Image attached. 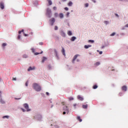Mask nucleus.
Segmentation results:
<instances>
[{"label": "nucleus", "mask_w": 128, "mask_h": 128, "mask_svg": "<svg viewBox=\"0 0 128 128\" xmlns=\"http://www.w3.org/2000/svg\"><path fill=\"white\" fill-rule=\"evenodd\" d=\"M33 88L36 90V92H40L42 88L40 85L36 83H34L33 84Z\"/></svg>", "instance_id": "nucleus-1"}, {"label": "nucleus", "mask_w": 128, "mask_h": 128, "mask_svg": "<svg viewBox=\"0 0 128 128\" xmlns=\"http://www.w3.org/2000/svg\"><path fill=\"white\" fill-rule=\"evenodd\" d=\"M24 108L26 110L27 112H30V110L28 108V104H24Z\"/></svg>", "instance_id": "nucleus-2"}, {"label": "nucleus", "mask_w": 128, "mask_h": 128, "mask_svg": "<svg viewBox=\"0 0 128 128\" xmlns=\"http://www.w3.org/2000/svg\"><path fill=\"white\" fill-rule=\"evenodd\" d=\"M0 8L1 10H4V2H0Z\"/></svg>", "instance_id": "nucleus-3"}, {"label": "nucleus", "mask_w": 128, "mask_h": 128, "mask_svg": "<svg viewBox=\"0 0 128 128\" xmlns=\"http://www.w3.org/2000/svg\"><path fill=\"white\" fill-rule=\"evenodd\" d=\"M64 110L65 112H67V114H68L70 110H68V108L67 106H64Z\"/></svg>", "instance_id": "nucleus-4"}, {"label": "nucleus", "mask_w": 128, "mask_h": 128, "mask_svg": "<svg viewBox=\"0 0 128 128\" xmlns=\"http://www.w3.org/2000/svg\"><path fill=\"white\" fill-rule=\"evenodd\" d=\"M78 56H80V54H76L74 56L73 60H72V62L74 64V60H76V58H78Z\"/></svg>", "instance_id": "nucleus-5"}, {"label": "nucleus", "mask_w": 128, "mask_h": 128, "mask_svg": "<svg viewBox=\"0 0 128 128\" xmlns=\"http://www.w3.org/2000/svg\"><path fill=\"white\" fill-rule=\"evenodd\" d=\"M36 118H37V120H42V115H40V114H38V115H37V116H36Z\"/></svg>", "instance_id": "nucleus-6"}, {"label": "nucleus", "mask_w": 128, "mask_h": 128, "mask_svg": "<svg viewBox=\"0 0 128 128\" xmlns=\"http://www.w3.org/2000/svg\"><path fill=\"white\" fill-rule=\"evenodd\" d=\"M24 30H22L21 31H19L18 32V34H22V32H23L24 35V36H28V34H24Z\"/></svg>", "instance_id": "nucleus-7"}, {"label": "nucleus", "mask_w": 128, "mask_h": 128, "mask_svg": "<svg viewBox=\"0 0 128 128\" xmlns=\"http://www.w3.org/2000/svg\"><path fill=\"white\" fill-rule=\"evenodd\" d=\"M54 22H56L54 18H52L50 20V24L51 26H54Z\"/></svg>", "instance_id": "nucleus-8"}, {"label": "nucleus", "mask_w": 128, "mask_h": 128, "mask_svg": "<svg viewBox=\"0 0 128 128\" xmlns=\"http://www.w3.org/2000/svg\"><path fill=\"white\" fill-rule=\"evenodd\" d=\"M62 52L64 56H66V50H64V47H62Z\"/></svg>", "instance_id": "nucleus-9"}, {"label": "nucleus", "mask_w": 128, "mask_h": 128, "mask_svg": "<svg viewBox=\"0 0 128 128\" xmlns=\"http://www.w3.org/2000/svg\"><path fill=\"white\" fill-rule=\"evenodd\" d=\"M36 68L34 66L32 67L30 66L29 68L28 69V72H30V70H34Z\"/></svg>", "instance_id": "nucleus-10"}, {"label": "nucleus", "mask_w": 128, "mask_h": 128, "mask_svg": "<svg viewBox=\"0 0 128 128\" xmlns=\"http://www.w3.org/2000/svg\"><path fill=\"white\" fill-rule=\"evenodd\" d=\"M127 89H128V88L126 86H124L122 87V90H124V92H126Z\"/></svg>", "instance_id": "nucleus-11"}, {"label": "nucleus", "mask_w": 128, "mask_h": 128, "mask_svg": "<svg viewBox=\"0 0 128 128\" xmlns=\"http://www.w3.org/2000/svg\"><path fill=\"white\" fill-rule=\"evenodd\" d=\"M46 12L48 14H50L52 13V10H50L48 8L46 10Z\"/></svg>", "instance_id": "nucleus-12"}, {"label": "nucleus", "mask_w": 128, "mask_h": 128, "mask_svg": "<svg viewBox=\"0 0 128 128\" xmlns=\"http://www.w3.org/2000/svg\"><path fill=\"white\" fill-rule=\"evenodd\" d=\"M78 98L80 100H84V98L78 95Z\"/></svg>", "instance_id": "nucleus-13"}, {"label": "nucleus", "mask_w": 128, "mask_h": 128, "mask_svg": "<svg viewBox=\"0 0 128 128\" xmlns=\"http://www.w3.org/2000/svg\"><path fill=\"white\" fill-rule=\"evenodd\" d=\"M60 34L64 38V36H66V34H64V31H61L60 32Z\"/></svg>", "instance_id": "nucleus-14"}, {"label": "nucleus", "mask_w": 128, "mask_h": 128, "mask_svg": "<svg viewBox=\"0 0 128 128\" xmlns=\"http://www.w3.org/2000/svg\"><path fill=\"white\" fill-rule=\"evenodd\" d=\"M84 48H92V45H85Z\"/></svg>", "instance_id": "nucleus-15"}, {"label": "nucleus", "mask_w": 128, "mask_h": 128, "mask_svg": "<svg viewBox=\"0 0 128 128\" xmlns=\"http://www.w3.org/2000/svg\"><path fill=\"white\" fill-rule=\"evenodd\" d=\"M77 120H79V122H82V118H80V116H78L77 117Z\"/></svg>", "instance_id": "nucleus-16"}, {"label": "nucleus", "mask_w": 128, "mask_h": 128, "mask_svg": "<svg viewBox=\"0 0 128 128\" xmlns=\"http://www.w3.org/2000/svg\"><path fill=\"white\" fill-rule=\"evenodd\" d=\"M76 40V38L75 36H72L71 38V41L74 42V40Z\"/></svg>", "instance_id": "nucleus-17"}, {"label": "nucleus", "mask_w": 128, "mask_h": 128, "mask_svg": "<svg viewBox=\"0 0 128 128\" xmlns=\"http://www.w3.org/2000/svg\"><path fill=\"white\" fill-rule=\"evenodd\" d=\"M0 102L2 104H6V102H4V101L2 98L0 100Z\"/></svg>", "instance_id": "nucleus-18"}, {"label": "nucleus", "mask_w": 128, "mask_h": 128, "mask_svg": "<svg viewBox=\"0 0 128 128\" xmlns=\"http://www.w3.org/2000/svg\"><path fill=\"white\" fill-rule=\"evenodd\" d=\"M48 2L50 6H52V0H48Z\"/></svg>", "instance_id": "nucleus-19"}, {"label": "nucleus", "mask_w": 128, "mask_h": 128, "mask_svg": "<svg viewBox=\"0 0 128 128\" xmlns=\"http://www.w3.org/2000/svg\"><path fill=\"white\" fill-rule=\"evenodd\" d=\"M68 6H72V2H70L68 3Z\"/></svg>", "instance_id": "nucleus-20"}, {"label": "nucleus", "mask_w": 128, "mask_h": 128, "mask_svg": "<svg viewBox=\"0 0 128 128\" xmlns=\"http://www.w3.org/2000/svg\"><path fill=\"white\" fill-rule=\"evenodd\" d=\"M88 104L83 105V106H82L83 108H88Z\"/></svg>", "instance_id": "nucleus-21"}, {"label": "nucleus", "mask_w": 128, "mask_h": 128, "mask_svg": "<svg viewBox=\"0 0 128 128\" xmlns=\"http://www.w3.org/2000/svg\"><path fill=\"white\" fill-rule=\"evenodd\" d=\"M60 18H64V14H60Z\"/></svg>", "instance_id": "nucleus-22"}, {"label": "nucleus", "mask_w": 128, "mask_h": 128, "mask_svg": "<svg viewBox=\"0 0 128 128\" xmlns=\"http://www.w3.org/2000/svg\"><path fill=\"white\" fill-rule=\"evenodd\" d=\"M88 42H91L92 44H94V40H88Z\"/></svg>", "instance_id": "nucleus-23"}, {"label": "nucleus", "mask_w": 128, "mask_h": 128, "mask_svg": "<svg viewBox=\"0 0 128 128\" xmlns=\"http://www.w3.org/2000/svg\"><path fill=\"white\" fill-rule=\"evenodd\" d=\"M68 36H72V33L71 31H68Z\"/></svg>", "instance_id": "nucleus-24"}, {"label": "nucleus", "mask_w": 128, "mask_h": 128, "mask_svg": "<svg viewBox=\"0 0 128 128\" xmlns=\"http://www.w3.org/2000/svg\"><path fill=\"white\" fill-rule=\"evenodd\" d=\"M43 52L42 51L41 52H36L34 53L35 56H38V54H42Z\"/></svg>", "instance_id": "nucleus-25"}, {"label": "nucleus", "mask_w": 128, "mask_h": 128, "mask_svg": "<svg viewBox=\"0 0 128 128\" xmlns=\"http://www.w3.org/2000/svg\"><path fill=\"white\" fill-rule=\"evenodd\" d=\"M46 60V58L44 57L42 60V62H44L45 60Z\"/></svg>", "instance_id": "nucleus-26"}, {"label": "nucleus", "mask_w": 128, "mask_h": 128, "mask_svg": "<svg viewBox=\"0 0 128 128\" xmlns=\"http://www.w3.org/2000/svg\"><path fill=\"white\" fill-rule=\"evenodd\" d=\"M93 88H94V90H96V89L98 88V86H97V85H94V86H93Z\"/></svg>", "instance_id": "nucleus-27"}, {"label": "nucleus", "mask_w": 128, "mask_h": 128, "mask_svg": "<svg viewBox=\"0 0 128 128\" xmlns=\"http://www.w3.org/2000/svg\"><path fill=\"white\" fill-rule=\"evenodd\" d=\"M24 58H28V55L26 54H24L23 55Z\"/></svg>", "instance_id": "nucleus-28"}, {"label": "nucleus", "mask_w": 128, "mask_h": 128, "mask_svg": "<svg viewBox=\"0 0 128 128\" xmlns=\"http://www.w3.org/2000/svg\"><path fill=\"white\" fill-rule=\"evenodd\" d=\"M2 118H10V116H3Z\"/></svg>", "instance_id": "nucleus-29"}, {"label": "nucleus", "mask_w": 128, "mask_h": 128, "mask_svg": "<svg viewBox=\"0 0 128 128\" xmlns=\"http://www.w3.org/2000/svg\"><path fill=\"white\" fill-rule=\"evenodd\" d=\"M48 70H52V66H50V65H48Z\"/></svg>", "instance_id": "nucleus-30"}, {"label": "nucleus", "mask_w": 128, "mask_h": 128, "mask_svg": "<svg viewBox=\"0 0 128 128\" xmlns=\"http://www.w3.org/2000/svg\"><path fill=\"white\" fill-rule=\"evenodd\" d=\"M54 30H58V26H55Z\"/></svg>", "instance_id": "nucleus-31"}, {"label": "nucleus", "mask_w": 128, "mask_h": 128, "mask_svg": "<svg viewBox=\"0 0 128 128\" xmlns=\"http://www.w3.org/2000/svg\"><path fill=\"white\" fill-rule=\"evenodd\" d=\"M96 66H100V62H97L96 63Z\"/></svg>", "instance_id": "nucleus-32"}, {"label": "nucleus", "mask_w": 128, "mask_h": 128, "mask_svg": "<svg viewBox=\"0 0 128 128\" xmlns=\"http://www.w3.org/2000/svg\"><path fill=\"white\" fill-rule=\"evenodd\" d=\"M70 100H74V98L72 97H70L69 98Z\"/></svg>", "instance_id": "nucleus-33"}, {"label": "nucleus", "mask_w": 128, "mask_h": 128, "mask_svg": "<svg viewBox=\"0 0 128 128\" xmlns=\"http://www.w3.org/2000/svg\"><path fill=\"white\" fill-rule=\"evenodd\" d=\"M115 34H116V33H115V32H112V33L110 34V36H114Z\"/></svg>", "instance_id": "nucleus-34"}, {"label": "nucleus", "mask_w": 128, "mask_h": 128, "mask_svg": "<svg viewBox=\"0 0 128 128\" xmlns=\"http://www.w3.org/2000/svg\"><path fill=\"white\" fill-rule=\"evenodd\" d=\"M85 6L86 8H88V3L85 4Z\"/></svg>", "instance_id": "nucleus-35"}, {"label": "nucleus", "mask_w": 128, "mask_h": 128, "mask_svg": "<svg viewBox=\"0 0 128 128\" xmlns=\"http://www.w3.org/2000/svg\"><path fill=\"white\" fill-rule=\"evenodd\" d=\"M2 46H6V43H3V44H2Z\"/></svg>", "instance_id": "nucleus-36"}, {"label": "nucleus", "mask_w": 128, "mask_h": 128, "mask_svg": "<svg viewBox=\"0 0 128 128\" xmlns=\"http://www.w3.org/2000/svg\"><path fill=\"white\" fill-rule=\"evenodd\" d=\"M104 24H108V21H104Z\"/></svg>", "instance_id": "nucleus-37"}, {"label": "nucleus", "mask_w": 128, "mask_h": 128, "mask_svg": "<svg viewBox=\"0 0 128 128\" xmlns=\"http://www.w3.org/2000/svg\"><path fill=\"white\" fill-rule=\"evenodd\" d=\"M40 46H42V44H44V43H42V42H40L39 43Z\"/></svg>", "instance_id": "nucleus-38"}, {"label": "nucleus", "mask_w": 128, "mask_h": 128, "mask_svg": "<svg viewBox=\"0 0 128 128\" xmlns=\"http://www.w3.org/2000/svg\"><path fill=\"white\" fill-rule=\"evenodd\" d=\"M120 2H128V0H119Z\"/></svg>", "instance_id": "nucleus-39"}, {"label": "nucleus", "mask_w": 128, "mask_h": 128, "mask_svg": "<svg viewBox=\"0 0 128 128\" xmlns=\"http://www.w3.org/2000/svg\"><path fill=\"white\" fill-rule=\"evenodd\" d=\"M65 10H68V8L66 7L64 8Z\"/></svg>", "instance_id": "nucleus-40"}, {"label": "nucleus", "mask_w": 128, "mask_h": 128, "mask_svg": "<svg viewBox=\"0 0 128 128\" xmlns=\"http://www.w3.org/2000/svg\"><path fill=\"white\" fill-rule=\"evenodd\" d=\"M53 9L54 10H56V7L54 6V7L53 8Z\"/></svg>", "instance_id": "nucleus-41"}, {"label": "nucleus", "mask_w": 128, "mask_h": 128, "mask_svg": "<svg viewBox=\"0 0 128 128\" xmlns=\"http://www.w3.org/2000/svg\"><path fill=\"white\" fill-rule=\"evenodd\" d=\"M55 17L56 18L58 16V13H54Z\"/></svg>", "instance_id": "nucleus-42"}, {"label": "nucleus", "mask_w": 128, "mask_h": 128, "mask_svg": "<svg viewBox=\"0 0 128 128\" xmlns=\"http://www.w3.org/2000/svg\"><path fill=\"white\" fill-rule=\"evenodd\" d=\"M18 40H20V35H19L18 37Z\"/></svg>", "instance_id": "nucleus-43"}, {"label": "nucleus", "mask_w": 128, "mask_h": 128, "mask_svg": "<svg viewBox=\"0 0 128 128\" xmlns=\"http://www.w3.org/2000/svg\"><path fill=\"white\" fill-rule=\"evenodd\" d=\"M12 80H16V78H13Z\"/></svg>", "instance_id": "nucleus-44"}, {"label": "nucleus", "mask_w": 128, "mask_h": 128, "mask_svg": "<svg viewBox=\"0 0 128 128\" xmlns=\"http://www.w3.org/2000/svg\"><path fill=\"white\" fill-rule=\"evenodd\" d=\"M46 96H50V93H48V92H46Z\"/></svg>", "instance_id": "nucleus-45"}, {"label": "nucleus", "mask_w": 128, "mask_h": 128, "mask_svg": "<svg viewBox=\"0 0 128 128\" xmlns=\"http://www.w3.org/2000/svg\"><path fill=\"white\" fill-rule=\"evenodd\" d=\"M32 52H34V49L32 48Z\"/></svg>", "instance_id": "nucleus-46"}, {"label": "nucleus", "mask_w": 128, "mask_h": 128, "mask_svg": "<svg viewBox=\"0 0 128 128\" xmlns=\"http://www.w3.org/2000/svg\"><path fill=\"white\" fill-rule=\"evenodd\" d=\"M100 54H102V52L100 51L99 52Z\"/></svg>", "instance_id": "nucleus-47"}, {"label": "nucleus", "mask_w": 128, "mask_h": 128, "mask_svg": "<svg viewBox=\"0 0 128 128\" xmlns=\"http://www.w3.org/2000/svg\"><path fill=\"white\" fill-rule=\"evenodd\" d=\"M70 16V12H68V13L66 14V16Z\"/></svg>", "instance_id": "nucleus-48"}, {"label": "nucleus", "mask_w": 128, "mask_h": 128, "mask_svg": "<svg viewBox=\"0 0 128 128\" xmlns=\"http://www.w3.org/2000/svg\"><path fill=\"white\" fill-rule=\"evenodd\" d=\"M26 86H28V82H26Z\"/></svg>", "instance_id": "nucleus-49"}, {"label": "nucleus", "mask_w": 128, "mask_h": 128, "mask_svg": "<svg viewBox=\"0 0 128 128\" xmlns=\"http://www.w3.org/2000/svg\"><path fill=\"white\" fill-rule=\"evenodd\" d=\"M76 104H73V106L76 108Z\"/></svg>", "instance_id": "nucleus-50"}, {"label": "nucleus", "mask_w": 128, "mask_h": 128, "mask_svg": "<svg viewBox=\"0 0 128 128\" xmlns=\"http://www.w3.org/2000/svg\"><path fill=\"white\" fill-rule=\"evenodd\" d=\"M14 100H20V98H14Z\"/></svg>", "instance_id": "nucleus-51"}, {"label": "nucleus", "mask_w": 128, "mask_h": 128, "mask_svg": "<svg viewBox=\"0 0 128 128\" xmlns=\"http://www.w3.org/2000/svg\"><path fill=\"white\" fill-rule=\"evenodd\" d=\"M115 16H118H118H118V14H115Z\"/></svg>", "instance_id": "nucleus-52"}, {"label": "nucleus", "mask_w": 128, "mask_h": 128, "mask_svg": "<svg viewBox=\"0 0 128 128\" xmlns=\"http://www.w3.org/2000/svg\"><path fill=\"white\" fill-rule=\"evenodd\" d=\"M125 28H128V24L125 26Z\"/></svg>", "instance_id": "nucleus-53"}, {"label": "nucleus", "mask_w": 128, "mask_h": 128, "mask_svg": "<svg viewBox=\"0 0 128 128\" xmlns=\"http://www.w3.org/2000/svg\"><path fill=\"white\" fill-rule=\"evenodd\" d=\"M0 98H2V92L0 91Z\"/></svg>", "instance_id": "nucleus-54"}, {"label": "nucleus", "mask_w": 128, "mask_h": 128, "mask_svg": "<svg viewBox=\"0 0 128 128\" xmlns=\"http://www.w3.org/2000/svg\"><path fill=\"white\" fill-rule=\"evenodd\" d=\"M22 112H26V110H24V109H22Z\"/></svg>", "instance_id": "nucleus-55"}, {"label": "nucleus", "mask_w": 128, "mask_h": 128, "mask_svg": "<svg viewBox=\"0 0 128 128\" xmlns=\"http://www.w3.org/2000/svg\"><path fill=\"white\" fill-rule=\"evenodd\" d=\"M66 114V112H63V114Z\"/></svg>", "instance_id": "nucleus-56"}, {"label": "nucleus", "mask_w": 128, "mask_h": 128, "mask_svg": "<svg viewBox=\"0 0 128 128\" xmlns=\"http://www.w3.org/2000/svg\"><path fill=\"white\" fill-rule=\"evenodd\" d=\"M92 2H96V0H92Z\"/></svg>", "instance_id": "nucleus-57"}, {"label": "nucleus", "mask_w": 128, "mask_h": 128, "mask_svg": "<svg viewBox=\"0 0 128 128\" xmlns=\"http://www.w3.org/2000/svg\"><path fill=\"white\" fill-rule=\"evenodd\" d=\"M62 2H66V0H61Z\"/></svg>", "instance_id": "nucleus-58"}, {"label": "nucleus", "mask_w": 128, "mask_h": 128, "mask_svg": "<svg viewBox=\"0 0 128 128\" xmlns=\"http://www.w3.org/2000/svg\"><path fill=\"white\" fill-rule=\"evenodd\" d=\"M76 61H77V62H80V60L77 59V60H76Z\"/></svg>", "instance_id": "nucleus-59"}, {"label": "nucleus", "mask_w": 128, "mask_h": 128, "mask_svg": "<svg viewBox=\"0 0 128 128\" xmlns=\"http://www.w3.org/2000/svg\"><path fill=\"white\" fill-rule=\"evenodd\" d=\"M62 104H63V106H64V102H62Z\"/></svg>", "instance_id": "nucleus-60"}, {"label": "nucleus", "mask_w": 128, "mask_h": 128, "mask_svg": "<svg viewBox=\"0 0 128 128\" xmlns=\"http://www.w3.org/2000/svg\"><path fill=\"white\" fill-rule=\"evenodd\" d=\"M54 52H56V50H55Z\"/></svg>", "instance_id": "nucleus-61"}, {"label": "nucleus", "mask_w": 128, "mask_h": 128, "mask_svg": "<svg viewBox=\"0 0 128 128\" xmlns=\"http://www.w3.org/2000/svg\"><path fill=\"white\" fill-rule=\"evenodd\" d=\"M57 128H58V126H56Z\"/></svg>", "instance_id": "nucleus-62"}]
</instances>
